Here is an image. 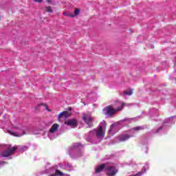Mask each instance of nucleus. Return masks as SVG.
I'll list each match as a JSON object with an SVG mask.
<instances>
[{
  "label": "nucleus",
  "mask_w": 176,
  "mask_h": 176,
  "mask_svg": "<svg viewBox=\"0 0 176 176\" xmlns=\"http://www.w3.org/2000/svg\"><path fill=\"white\" fill-rule=\"evenodd\" d=\"M16 150L18 149L20 152H24V151H27L28 149V147L27 146H16Z\"/></svg>",
  "instance_id": "nucleus-13"
},
{
  "label": "nucleus",
  "mask_w": 176,
  "mask_h": 176,
  "mask_svg": "<svg viewBox=\"0 0 176 176\" xmlns=\"http://www.w3.org/2000/svg\"><path fill=\"white\" fill-rule=\"evenodd\" d=\"M80 12V10H79V9H76L74 11V14L69 15V17H75V16H78V14H79Z\"/></svg>",
  "instance_id": "nucleus-18"
},
{
  "label": "nucleus",
  "mask_w": 176,
  "mask_h": 176,
  "mask_svg": "<svg viewBox=\"0 0 176 176\" xmlns=\"http://www.w3.org/2000/svg\"><path fill=\"white\" fill-rule=\"evenodd\" d=\"M68 116V113L65 111H63L61 112L59 115H58V119H61V118H65L66 119V118Z\"/></svg>",
  "instance_id": "nucleus-15"
},
{
  "label": "nucleus",
  "mask_w": 176,
  "mask_h": 176,
  "mask_svg": "<svg viewBox=\"0 0 176 176\" xmlns=\"http://www.w3.org/2000/svg\"><path fill=\"white\" fill-rule=\"evenodd\" d=\"M105 130H107V122L103 120L100 122L98 129L91 131L89 135H94V134H96L97 138L102 140V138L105 137Z\"/></svg>",
  "instance_id": "nucleus-2"
},
{
  "label": "nucleus",
  "mask_w": 176,
  "mask_h": 176,
  "mask_svg": "<svg viewBox=\"0 0 176 176\" xmlns=\"http://www.w3.org/2000/svg\"><path fill=\"white\" fill-rule=\"evenodd\" d=\"M45 108H46L47 111H50V110L49 109H47V107H45Z\"/></svg>",
  "instance_id": "nucleus-24"
},
{
  "label": "nucleus",
  "mask_w": 176,
  "mask_h": 176,
  "mask_svg": "<svg viewBox=\"0 0 176 176\" xmlns=\"http://www.w3.org/2000/svg\"><path fill=\"white\" fill-rule=\"evenodd\" d=\"M176 121V117L173 116V117H170L169 118L166 119L165 120V122H164V124H174V123H175Z\"/></svg>",
  "instance_id": "nucleus-12"
},
{
  "label": "nucleus",
  "mask_w": 176,
  "mask_h": 176,
  "mask_svg": "<svg viewBox=\"0 0 176 176\" xmlns=\"http://www.w3.org/2000/svg\"><path fill=\"white\" fill-rule=\"evenodd\" d=\"M35 2H38V3H41L42 2V0H34Z\"/></svg>",
  "instance_id": "nucleus-21"
},
{
  "label": "nucleus",
  "mask_w": 176,
  "mask_h": 176,
  "mask_svg": "<svg viewBox=\"0 0 176 176\" xmlns=\"http://www.w3.org/2000/svg\"><path fill=\"white\" fill-rule=\"evenodd\" d=\"M47 2H49V0H47Z\"/></svg>",
  "instance_id": "nucleus-26"
},
{
  "label": "nucleus",
  "mask_w": 176,
  "mask_h": 176,
  "mask_svg": "<svg viewBox=\"0 0 176 176\" xmlns=\"http://www.w3.org/2000/svg\"><path fill=\"white\" fill-rule=\"evenodd\" d=\"M126 105L124 102L117 100L113 104L108 105L102 109V113L107 118H112L116 112H119L123 109V107Z\"/></svg>",
  "instance_id": "nucleus-1"
},
{
  "label": "nucleus",
  "mask_w": 176,
  "mask_h": 176,
  "mask_svg": "<svg viewBox=\"0 0 176 176\" xmlns=\"http://www.w3.org/2000/svg\"><path fill=\"white\" fill-rule=\"evenodd\" d=\"M6 164V162H0V166H3V164Z\"/></svg>",
  "instance_id": "nucleus-22"
},
{
  "label": "nucleus",
  "mask_w": 176,
  "mask_h": 176,
  "mask_svg": "<svg viewBox=\"0 0 176 176\" xmlns=\"http://www.w3.org/2000/svg\"><path fill=\"white\" fill-rule=\"evenodd\" d=\"M105 171L108 176H116L119 170L111 164H106Z\"/></svg>",
  "instance_id": "nucleus-4"
},
{
  "label": "nucleus",
  "mask_w": 176,
  "mask_h": 176,
  "mask_svg": "<svg viewBox=\"0 0 176 176\" xmlns=\"http://www.w3.org/2000/svg\"><path fill=\"white\" fill-rule=\"evenodd\" d=\"M2 115V113L0 112V116Z\"/></svg>",
  "instance_id": "nucleus-25"
},
{
  "label": "nucleus",
  "mask_w": 176,
  "mask_h": 176,
  "mask_svg": "<svg viewBox=\"0 0 176 176\" xmlns=\"http://www.w3.org/2000/svg\"><path fill=\"white\" fill-rule=\"evenodd\" d=\"M118 132V125L113 124L110 126V129L109 130V135H113L115 133Z\"/></svg>",
  "instance_id": "nucleus-11"
},
{
  "label": "nucleus",
  "mask_w": 176,
  "mask_h": 176,
  "mask_svg": "<svg viewBox=\"0 0 176 176\" xmlns=\"http://www.w3.org/2000/svg\"><path fill=\"white\" fill-rule=\"evenodd\" d=\"M159 130H162V127H160L158 131H157V133H159Z\"/></svg>",
  "instance_id": "nucleus-23"
},
{
  "label": "nucleus",
  "mask_w": 176,
  "mask_h": 176,
  "mask_svg": "<svg viewBox=\"0 0 176 176\" xmlns=\"http://www.w3.org/2000/svg\"><path fill=\"white\" fill-rule=\"evenodd\" d=\"M16 151V147L12 146L10 144L7 145V150L3 151L1 153V155L2 157H8L9 156H12L13 153H14V151Z\"/></svg>",
  "instance_id": "nucleus-6"
},
{
  "label": "nucleus",
  "mask_w": 176,
  "mask_h": 176,
  "mask_svg": "<svg viewBox=\"0 0 176 176\" xmlns=\"http://www.w3.org/2000/svg\"><path fill=\"white\" fill-rule=\"evenodd\" d=\"M60 128V125L58 124H54L52 127L50 129L48 137L50 140H54L57 137V131Z\"/></svg>",
  "instance_id": "nucleus-5"
},
{
  "label": "nucleus",
  "mask_w": 176,
  "mask_h": 176,
  "mask_svg": "<svg viewBox=\"0 0 176 176\" xmlns=\"http://www.w3.org/2000/svg\"><path fill=\"white\" fill-rule=\"evenodd\" d=\"M124 96H132L133 95V89H126L124 91Z\"/></svg>",
  "instance_id": "nucleus-16"
},
{
  "label": "nucleus",
  "mask_w": 176,
  "mask_h": 176,
  "mask_svg": "<svg viewBox=\"0 0 176 176\" xmlns=\"http://www.w3.org/2000/svg\"><path fill=\"white\" fill-rule=\"evenodd\" d=\"M63 15H64V16H69H69H71V14H67V12H64V13H63Z\"/></svg>",
  "instance_id": "nucleus-20"
},
{
  "label": "nucleus",
  "mask_w": 176,
  "mask_h": 176,
  "mask_svg": "<svg viewBox=\"0 0 176 176\" xmlns=\"http://www.w3.org/2000/svg\"><path fill=\"white\" fill-rule=\"evenodd\" d=\"M79 146H80V144L78 143H76V144H74L72 146V148L71 150V151L69 153V155H70V157H74V153H76V152H78V148H79Z\"/></svg>",
  "instance_id": "nucleus-10"
},
{
  "label": "nucleus",
  "mask_w": 176,
  "mask_h": 176,
  "mask_svg": "<svg viewBox=\"0 0 176 176\" xmlns=\"http://www.w3.org/2000/svg\"><path fill=\"white\" fill-rule=\"evenodd\" d=\"M82 120L88 125V127H91V126H93V118L90 114H84Z\"/></svg>",
  "instance_id": "nucleus-8"
},
{
  "label": "nucleus",
  "mask_w": 176,
  "mask_h": 176,
  "mask_svg": "<svg viewBox=\"0 0 176 176\" xmlns=\"http://www.w3.org/2000/svg\"><path fill=\"white\" fill-rule=\"evenodd\" d=\"M12 129L13 131H20V124H11Z\"/></svg>",
  "instance_id": "nucleus-14"
},
{
  "label": "nucleus",
  "mask_w": 176,
  "mask_h": 176,
  "mask_svg": "<svg viewBox=\"0 0 176 176\" xmlns=\"http://www.w3.org/2000/svg\"><path fill=\"white\" fill-rule=\"evenodd\" d=\"M65 124L72 127V129H75V127H78V120L75 118L67 120L65 121Z\"/></svg>",
  "instance_id": "nucleus-9"
},
{
  "label": "nucleus",
  "mask_w": 176,
  "mask_h": 176,
  "mask_svg": "<svg viewBox=\"0 0 176 176\" xmlns=\"http://www.w3.org/2000/svg\"><path fill=\"white\" fill-rule=\"evenodd\" d=\"M140 130H142V126H136L135 128H133L129 131L124 132L120 135L118 137V139L120 142L127 141V140H129V138H131V137H134V134H135L137 131H140Z\"/></svg>",
  "instance_id": "nucleus-3"
},
{
  "label": "nucleus",
  "mask_w": 176,
  "mask_h": 176,
  "mask_svg": "<svg viewBox=\"0 0 176 176\" xmlns=\"http://www.w3.org/2000/svg\"><path fill=\"white\" fill-rule=\"evenodd\" d=\"M45 12H47V13H52V12H53V10L52 7L48 6L45 8Z\"/></svg>",
  "instance_id": "nucleus-19"
},
{
  "label": "nucleus",
  "mask_w": 176,
  "mask_h": 176,
  "mask_svg": "<svg viewBox=\"0 0 176 176\" xmlns=\"http://www.w3.org/2000/svg\"><path fill=\"white\" fill-rule=\"evenodd\" d=\"M8 133H10L11 135H14V137H21V135H23V134L21 133H17L16 132H12L10 131H9Z\"/></svg>",
  "instance_id": "nucleus-17"
},
{
  "label": "nucleus",
  "mask_w": 176,
  "mask_h": 176,
  "mask_svg": "<svg viewBox=\"0 0 176 176\" xmlns=\"http://www.w3.org/2000/svg\"><path fill=\"white\" fill-rule=\"evenodd\" d=\"M105 167H107V164H102L100 165H98L95 168V173L94 176H100L101 175V173L104 170H105Z\"/></svg>",
  "instance_id": "nucleus-7"
}]
</instances>
